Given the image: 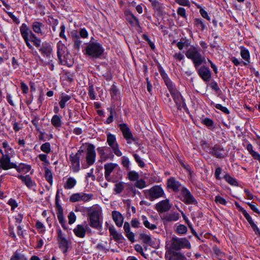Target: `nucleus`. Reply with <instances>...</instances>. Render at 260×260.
<instances>
[{
	"label": "nucleus",
	"mask_w": 260,
	"mask_h": 260,
	"mask_svg": "<svg viewBox=\"0 0 260 260\" xmlns=\"http://www.w3.org/2000/svg\"><path fill=\"white\" fill-rule=\"evenodd\" d=\"M20 32L27 47L30 49H33V46L30 44L31 42L34 45L38 48L41 46V40L30 29L25 23H22L20 27Z\"/></svg>",
	"instance_id": "f257e3e1"
},
{
	"label": "nucleus",
	"mask_w": 260,
	"mask_h": 260,
	"mask_svg": "<svg viewBox=\"0 0 260 260\" xmlns=\"http://www.w3.org/2000/svg\"><path fill=\"white\" fill-rule=\"evenodd\" d=\"M164 81L178 109L185 107L184 100L179 92L176 89L172 81L168 77H164Z\"/></svg>",
	"instance_id": "f03ea898"
},
{
	"label": "nucleus",
	"mask_w": 260,
	"mask_h": 260,
	"mask_svg": "<svg viewBox=\"0 0 260 260\" xmlns=\"http://www.w3.org/2000/svg\"><path fill=\"white\" fill-rule=\"evenodd\" d=\"M102 211L101 208L96 206L92 208L88 213L89 225L92 228L100 230L102 227V222L100 221Z\"/></svg>",
	"instance_id": "7ed1b4c3"
},
{
	"label": "nucleus",
	"mask_w": 260,
	"mask_h": 260,
	"mask_svg": "<svg viewBox=\"0 0 260 260\" xmlns=\"http://www.w3.org/2000/svg\"><path fill=\"white\" fill-rule=\"evenodd\" d=\"M57 57L60 63L62 65L71 67L73 64V60L71 55L68 53L66 46L61 41H59L57 44Z\"/></svg>",
	"instance_id": "20e7f679"
},
{
	"label": "nucleus",
	"mask_w": 260,
	"mask_h": 260,
	"mask_svg": "<svg viewBox=\"0 0 260 260\" xmlns=\"http://www.w3.org/2000/svg\"><path fill=\"white\" fill-rule=\"evenodd\" d=\"M185 54L187 58L192 61L196 69H198L205 60L204 57L200 52V49L193 46L186 50Z\"/></svg>",
	"instance_id": "39448f33"
},
{
	"label": "nucleus",
	"mask_w": 260,
	"mask_h": 260,
	"mask_svg": "<svg viewBox=\"0 0 260 260\" xmlns=\"http://www.w3.org/2000/svg\"><path fill=\"white\" fill-rule=\"evenodd\" d=\"M191 246L190 242L186 238L173 237L171 240V248L175 250H179L181 249H190Z\"/></svg>",
	"instance_id": "423d86ee"
},
{
	"label": "nucleus",
	"mask_w": 260,
	"mask_h": 260,
	"mask_svg": "<svg viewBox=\"0 0 260 260\" xmlns=\"http://www.w3.org/2000/svg\"><path fill=\"white\" fill-rule=\"evenodd\" d=\"M86 53L93 58L100 57L104 52L102 46L98 43H90L86 47Z\"/></svg>",
	"instance_id": "0eeeda50"
},
{
	"label": "nucleus",
	"mask_w": 260,
	"mask_h": 260,
	"mask_svg": "<svg viewBox=\"0 0 260 260\" xmlns=\"http://www.w3.org/2000/svg\"><path fill=\"white\" fill-rule=\"evenodd\" d=\"M144 193L145 197L151 201L163 197L165 194L163 189L159 185H155L149 189L145 190Z\"/></svg>",
	"instance_id": "6e6552de"
},
{
	"label": "nucleus",
	"mask_w": 260,
	"mask_h": 260,
	"mask_svg": "<svg viewBox=\"0 0 260 260\" xmlns=\"http://www.w3.org/2000/svg\"><path fill=\"white\" fill-rule=\"evenodd\" d=\"M107 142L115 155L117 156H121L122 155L121 151L119 149V145L116 141L115 135L108 133L107 136Z\"/></svg>",
	"instance_id": "1a4fd4ad"
},
{
	"label": "nucleus",
	"mask_w": 260,
	"mask_h": 260,
	"mask_svg": "<svg viewBox=\"0 0 260 260\" xmlns=\"http://www.w3.org/2000/svg\"><path fill=\"white\" fill-rule=\"evenodd\" d=\"M119 127L128 144H131L132 142H137V139L133 137L130 129L125 123L119 124Z\"/></svg>",
	"instance_id": "9d476101"
},
{
	"label": "nucleus",
	"mask_w": 260,
	"mask_h": 260,
	"mask_svg": "<svg viewBox=\"0 0 260 260\" xmlns=\"http://www.w3.org/2000/svg\"><path fill=\"white\" fill-rule=\"evenodd\" d=\"M92 194H88L84 192H78L72 194L70 197V201L71 202H88L93 198Z\"/></svg>",
	"instance_id": "9b49d317"
},
{
	"label": "nucleus",
	"mask_w": 260,
	"mask_h": 260,
	"mask_svg": "<svg viewBox=\"0 0 260 260\" xmlns=\"http://www.w3.org/2000/svg\"><path fill=\"white\" fill-rule=\"evenodd\" d=\"M96 152L95 147L92 144H89L86 149V160L89 166L92 165L95 160Z\"/></svg>",
	"instance_id": "f8f14e48"
},
{
	"label": "nucleus",
	"mask_w": 260,
	"mask_h": 260,
	"mask_svg": "<svg viewBox=\"0 0 260 260\" xmlns=\"http://www.w3.org/2000/svg\"><path fill=\"white\" fill-rule=\"evenodd\" d=\"M82 151L79 150L75 154H72L70 156L72 170L74 172H78L80 169V158Z\"/></svg>",
	"instance_id": "ddd939ff"
},
{
	"label": "nucleus",
	"mask_w": 260,
	"mask_h": 260,
	"mask_svg": "<svg viewBox=\"0 0 260 260\" xmlns=\"http://www.w3.org/2000/svg\"><path fill=\"white\" fill-rule=\"evenodd\" d=\"M31 28L34 32L41 36H45L47 32L45 25L41 21H34L31 24Z\"/></svg>",
	"instance_id": "4468645a"
},
{
	"label": "nucleus",
	"mask_w": 260,
	"mask_h": 260,
	"mask_svg": "<svg viewBox=\"0 0 260 260\" xmlns=\"http://www.w3.org/2000/svg\"><path fill=\"white\" fill-rule=\"evenodd\" d=\"M171 207L172 205L170 203V201L168 199H166L157 203L155 205V209L158 212L162 213L170 210Z\"/></svg>",
	"instance_id": "2eb2a0df"
},
{
	"label": "nucleus",
	"mask_w": 260,
	"mask_h": 260,
	"mask_svg": "<svg viewBox=\"0 0 260 260\" xmlns=\"http://www.w3.org/2000/svg\"><path fill=\"white\" fill-rule=\"evenodd\" d=\"M2 154L3 156L0 158V164L4 170L16 168L15 164L10 162V157L8 155L4 154V153Z\"/></svg>",
	"instance_id": "dca6fc26"
},
{
	"label": "nucleus",
	"mask_w": 260,
	"mask_h": 260,
	"mask_svg": "<svg viewBox=\"0 0 260 260\" xmlns=\"http://www.w3.org/2000/svg\"><path fill=\"white\" fill-rule=\"evenodd\" d=\"M182 194L183 197V201L187 204H197V201L190 192L186 188L183 187L182 189Z\"/></svg>",
	"instance_id": "f3484780"
},
{
	"label": "nucleus",
	"mask_w": 260,
	"mask_h": 260,
	"mask_svg": "<svg viewBox=\"0 0 260 260\" xmlns=\"http://www.w3.org/2000/svg\"><path fill=\"white\" fill-rule=\"evenodd\" d=\"M198 69L199 76L204 81H210L211 78V73L208 68L203 66Z\"/></svg>",
	"instance_id": "a211bd4d"
},
{
	"label": "nucleus",
	"mask_w": 260,
	"mask_h": 260,
	"mask_svg": "<svg viewBox=\"0 0 260 260\" xmlns=\"http://www.w3.org/2000/svg\"><path fill=\"white\" fill-rule=\"evenodd\" d=\"M180 214L176 212H171L164 215L161 219L164 222L176 221L179 219Z\"/></svg>",
	"instance_id": "6ab92c4d"
},
{
	"label": "nucleus",
	"mask_w": 260,
	"mask_h": 260,
	"mask_svg": "<svg viewBox=\"0 0 260 260\" xmlns=\"http://www.w3.org/2000/svg\"><path fill=\"white\" fill-rule=\"evenodd\" d=\"M125 16L126 20L133 27H140L139 21L138 19L134 15V14L129 11L125 12Z\"/></svg>",
	"instance_id": "aec40b11"
},
{
	"label": "nucleus",
	"mask_w": 260,
	"mask_h": 260,
	"mask_svg": "<svg viewBox=\"0 0 260 260\" xmlns=\"http://www.w3.org/2000/svg\"><path fill=\"white\" fill-rule=\"evenodd\" d=\"M116 166L117 164L111 162L107 163L104 165L105 177L107 181H110L111 180L110 174Z\"/></svg>",
	"instance_id": "412c9836"
},
{
	"label": "nucleus",
	"mask_w": 260,
	"mask_h": 260,
	"mask_svg": "<svg viewBox=\"0 0 260 260\" xmlns=\"http://www.w3.org/2000/svg\"><path fill=\"white\" fill-rule=\"evenodd\" d=\"M39 51L44 56L50 58L52 52V48L49 43H45L43 44Z\"/></svg>",
	"instance_id": "4be33fe9"
},
{
	"label": "nucleus",
	"mask_w": 260,
	"mask_h": 260,
	"mask_svg": "<svg viewBox=\"0 0 260 260\" xmlns=\"http://www.w3.org/2000/svg\"><path fill=\"white\" fill-rule=\"evenodd\" d=\"M87 227V225H86L85 227H84L83 225L78 224L74 229V233L77 237L83 238L85 236L86 231V229Z\"/></svg>",
	"instance_id": "5701e85b"
},
{
	"label": "nucleus",
	"mask_w": 260,
	"mask_h": 260,
	"mask_svg": "<svg viewBox=\"0 0 260 260\" xmlns=\"http://www.w3.org/2000/svg\"><path fill=\"white\" fill-rule=\"evenodd\" d=\"M72 38L74 42V49L78 51L82 44L79 35L76 31L72 32Z\"/></svg>",
	"instance_id": "b1692460"
},
{
	"label": "nucleus",
	"mask_w": 260,
	"mask_h": 260,
	"mask_svg": "<svg viewBox=\"0 0 260 260\" xmlns=\"http://www.w3.org/2000/svg\"><path fill=\"white\" fill-rule=\"evenodd\" d=\"M112 217L113 219L115 222V224L119 227L122 226L123 221V217L121 214L116 211L112 212Z\"/></svg>",
	"instance_id": "393cba45"
},
{
	"label": "nucleus",
	"mask_w": 260,
	"mask_h": 260,
	"mask_svg": "<svg viewBox=\"0 0 260 260\" xmlns=\"http://www.w3.org/2000/svg\"><path fill=\"white\" fill-rule=\"evenodd\" d=\"M17 177L20 179L22 182L24 183L26 186L28 188H30L32 186L35 185V183L34 182L29 175L23 176L21 175H18Z\"/></svg>",
	"instance_id": "a878e982"
},
{
	"label": "nucleus",
	"mask_w": 260,
	"mask_h": 260,
	"mask_svg": "<svg viewBox=\"0 0 260 260\" xmlns=\"http://www.w3.org/2000/svg\"><path fill=\"white\" fill-rule=\"evenodd\" d=\"M168 260H187L186 257L182 253L172 251L170 253Z\"/></svg>",
	"instance_id": "bb28decb"
},
{
	"label": "nucleus",
	"mask_w": 260,
	"mask_h": 260,
	"mask_svg": "<svg viewBox=\"0 0 260 260\" xmlns=\"http://www.w3.org/2000/svg\"><path fill=\"white\" fill-rule=\"evenodd\" d=\"M212 154L216 157L223 158L225 156L224 150L222 148L218 146H215L212 148Z\"/></svg>",
	"instance_id": "cd10ccee"
},
{
	"label": "nucleus",
	"mask_w": 260,
	"mask_h": 260,
	"mask_svg": "<svg viewBox=\"0 0 260 260\" xmlns=\"http://www.w3.org/2000/svg\"><path fill=\"white\" fill-rule=\"evenodd\" d=\"M168 186L172 188L174 191H178L180 187L179 182L174 178H170L168 180Z\"/></svg>",
	"instance_id": "c85d7f7f"
},
{
	"label": "nucleus",
	"mask_w": 260,
	"mask_h": 260,
	"mask_svg": "<svg viewBox=\"0 0 260 260\" xmlns=\"http://www.w3.org/2000/svg\"><path fill=\"white\" fill-rule=\"evenodd\" d=\"M19 173H27L31 169V167L29 165H26L24 164H21L18 166L16 165L15 168Z\"/></svg>",
	"instance_id": "c756f323"
},
{
	"label": "nucleus",
	"mask_w": 260,
	"mask_h": 260,
	"mask_svg": "<svg viewBox=\"0 0 260 260\" xmlns=\"http://www.w3.org/2000/svg\"><path fill=\"white\" fill-rule=\"evenodd\" d=\"M109 230L110 232V235L112 236L113 238L116 241H118L122 239L123 237L122 235L118 233L114 228L109 227Z\"/></svg>",
	"instance_id": "7c9ffc66"
},
{
	"label": "nucleus",
	"mask_w": 260,
	"mask_h": 260,
	"mask_svg": "<svg viewBox=\"0 0 260 260\" xmlns=\"http://www.w3.org/2000/svg\"><path fill=\"white\" fill-rule=\"evenodd\" d=\"M240 54L241 57L247 61V62H245L244 63L245 65H247L248 63L250 62V55L249 51L247 49H245V48H242Z\"/></svg>",
	"instance_id": "2f4dec72"
},
{
	"label": "nucleus",
	"mask_w": 260,
	"mask_h": 260,
	"mask_svg": "<svg viewBox=\"0 0 260 260\" xmlns=\"http://www.w3.org/2000/svg\"><path fill=\"white\" fill-rule=\"evenodd\" d=\"M76 183L77 181L74 178L69 177L64 185V187L68 189H71L75 186Z\"/></svg>",
	"instance_id": "473e14b6"
},
{
	"label": "nucleus",
	"mask_w": 260,
	"mask_h": 260,
	"mask_svg": "<svg viewBox=\"0 0 260 260\" xmlns=\"http://www.w3.org/2000/svg\"><path fill=\"white\" fill-rule=\"evenodd\" d=\"M71 99V96L69 95L62 94L60 96V101L59 102V105L61 109H63L66 106V103Z\"/></svg>",
	"instance_id": "72a5a7b5"
},
{
	"label": "nucleus",
	"mask_w": 260,
	"mask_h": 260,
	"mask_svg": "<svg viewBox=\"0 0 260 260\" xmlns=\"http://www.w3.org/2000/svg\"><path fill=\"white\" fill-rule=\"evenodd\" d=\"M52 124L56 127H60L61 125V121L60 116L57 115H54L51 119Z\"/></svg>",
	"instance_id": "f704fd0d"
},
{
	"label": "nucleus",
	"mask_w": 260,
	"mask_h": 260,
	"mask_svg": "<svg viewBox=\"0 0 260 260\" xmlns=\"http://www.w3.org/2000/svg\"><path fill=\"white\" fill-rule=\"evenodd\" d=\"M58 243L60 248L62 249L63 252H66L69 248L68 241L66 238H64L61 240H58Z\"/></svg>",
	"instance_id": "c9c22d12"
},
{
	"label": "nucleus",
	"mask_w": 260,
	"mask_h": 260,
	"mask_svg": "<svg viewBox=\"0 0 260 260\" xmlns=\"http://www.w3.org/2000/svg\"><path fill=\"white\" fill-rule=\"evenodd\" d=\"M142 219L143 221V224L146 228L151 230L156 229V225L155 224L150 223L145 216H142Z\"/></svg>",
	"instance_id": "e433bc0d"
},
{
	"label": "nucleus",
	"mask_w": 260,
	"mask_h": 260,
	"mask_svg": "<svg viewBox=\"0 0 260 260\" xmlns=\"http://www.w3.org/2000/svg\"><path fill=\"white\" fill-rule=\"evenodd\" d=\"M175 231L178 234L183 235L186 233L187 229L185 225L179 224L176 227Z\"/></svg>",
	"instance_id": "4c0bfd02"
},
{
	"label": "nucleus",
	"mask_w": 260,
	"mask_h": 260,
	"mask_svg": "<svg viewBox=\"0 0 260 260\" xmlns=\"http://www.w3.org/2000/svg\"><path fill=\"white\" fill-rule=\"evenodd\" d=\"M140 239L145 244H151L152 242V239L150 235L145 233H142L140 235Z\"/></svg>",
	"instance_id": "58836bf2"
},
{
	"label": "nucleus",
	"mask_w": 260,
	"mask_h": 260,
	"mask_svg": "<svg viewBox=\"0 0 260 260\" xmlns=\"http://www.w3.org/2000/svg\"><path fill=\"white\" fill-rule=\"evenodd\" d=\"M224 179L227 182L232 185H238V182L236 179L231 177L229 174H225L224 176Z\"/></svg>",
	"instance_id": "ea45409f"
},
{
	"label": "nucleus",
	"mask_w": 260,
	"mask_h": 260,
	"mask_svg": "<svg viewBox=\"0 0 260 260\" xmlns=\"http://www.w3.org/2000/svg\"><path fill=\"white\" fill-rule=\"evenodd\" d=\"M240 211L242 212V214H243L244 216L245 217V218L247 219L250 225L251 226L252 225L255 224L252 219V218L251 216L249 215V214L246 212V211L242 207H240Z\"/></svg>",
	"instance_id": "a19ab883"
},
{
	"label": "nucleus",
	"mask_w": 260,
	"mask_h": 260,
	"mask_svg": "<svg viewBox=\"0 0 260 260\" xmlns=\"http://www.w3.org/2000/svg\"><path fill=\"white\" fill-rule=\"evenodd\" d=\"M45 177L47 181L50 183H52L53 177L51 171L48 168H45Z\"/></svg>",
	"instance_id": "79ce46f5"
},
{
	"label": "nucleus",
	"mask_w": 260,
	"mask_h": 260,
	"mask_svg": "<svg viewBox=\"0 0 260 260\" xmlns=\"http://www.w3.org/2000/svg\"><path fill=\"white\" fill-rule=\"evenodd\" d=\"M10 260H27V259L23 254L16 251Z\"/></svg>",
	"instance_id": "37998d69"
},
{
	"label": "nucleus",
	"mask_w": 260,
	"mask_h": 260,
	"mask_svg": "<svg viewBox=\"0 0 260 260\" xmlns=\"http://www.w3.org/2000/svg\"><path fill=\"white\" fill-rule=\"evenodd\" d=\"M194 24L196 26L201 30H204L206 28V25L202 19H196L194 20Z\"/></svg>",
	"instance_id": "c03bdc74"
},
{
	"label": "nucleus",
	"mask_w": 260,
	"mask_h": 260,
	"mask_svg": "<svg viewBox=\"0 0 260 260\" xmlns=\"http://www.w3.org/2000/svg\"><path fill=\"white\" fill-rule=\"evenodd\" d=\"M128 179L132 181L137 180L139 178V174L135 171H130L128 174Z\"/></svg>",
	"instance_id": "a18cd8bd"
},
{
	"label": "nucleus",
	"mask_w": 260,
	"mask_h": 260,
	"mask_svg": "<svg viewBox=\"0 0 260 260\" xmlns=\"http://www.w3.org/2000/svg\"><path fill=\"white\" fill-rule=\"evenodd\" d=\"M136 182L135 183V186L139 188L143 189L146 186V182L142 179L136 180Z\"/></svg>",
	"instance_id": "49530a36"
},
{
	"label": "nucleus",
	"mask_w": 260,
	"mask_h": 260,
	"mask_svg": "<svg viewBox=\"0 0 260 260\" xmlns=\"http://www.w3.org/2000/svg\"><path fill=\"white\" fill-rule=\"evenodd\" d=\"M41 149L44 152L49 153L51 151L50 144L49 142L43 144L41 146Z\"/></svg>",
	"instance_id": "de8ad7c7"
},
{
	"label": "nucleus",
	"mask_w": 260,
	"mask_h": 260,
	"mask_svg": "<svg viewBox=\"0 0 260 260\" xmlns=\"http://www.w3.org/2000/svg\"><path fill=\"white\" fill-rule=\"evenodd\" d=\"M133 156L135 158L136 161L138 163L139 167H140L141 168H143L145 167V162L142 160L141 158L138 154L134 153L133 154Z\"/></svg>",
	"instance_id": "09e8293b"
},
{
	"label": "nucleus",
	"mask_w": 260,
	"mask_h": 260,
	"mask_svg": "<svg viewBox=\"0 0 260 260\" xmlns=\"http://www.w3.org/2000/svg\"><path fill=\"white\" fill-rule=\"evenodd\" d=\"M124 189V185L122 182H119L115 185L114 191L117 193H121Z\"/></svg>",
	"instance_id": "8fccbe9b"
},
{
	"label": "nucleus",
	"mask_w": 260,
	"mask_h": 260,
	"mask_svg": "<svg viewBox=\"0 0 260 260\" xmlns=\"http://www.w3.org/2000/svg\"><path fill=\"white\" fill-rule=\"evenodd\" d=\"M151 3L152 6L154 9L159 10L161 8V5L157 0H149Z\"/></svg>",
	"instance_id": "3c124183"
},
{
	"label": "nucleus",
	"mask_w": 260,
	"mask_h": 260,
	"mask_svg": "<svg viewBox=\"0 0 260 260\" xmlns=\"http://www.w3.org/2000/svg\"><path fill=\"white\" fill-rule=\"evenodd\" d=\"M69 219V223L70 224H73L76 221V217L73 212H71L68 216Z\"/></svg>",
	"instance_id": "603ef678"
},
{
	"label": "nucleus",
	"mask_w": 260,
	"mask_h": 260,
	"mask_svg": "<svg viewBox=\"0 0 260 260\" xmlns=\"http://www.w3.org/2000/svg\"><path fill=\"white\" fill-rule=\"evenodd\" d=\"M215 108L222 111L223 113L228 114L230 113L229 110L225 107L222 106L221 105L217 104L215 106Z\"/></svg>",
	"instance_id": "864d4df0"
},
{
	"label": "nucleus",
	"mask_w": 260,
	"mask_h": 260,
	"mask_svg": "<svg viewBox=\"0 0 260 260\" xmlns=\"http://www.w3.org/2000/svg\"><path fill=\"white\" fill-rule=\"evenodd\" d=\"M215 201L217 204H220L223 205H225L226 204V201L225 200V199L219 196H217L215 197Z\"/></svg>",
	"instance_id": "5fc2aeb1"
},
{
	"label": "nucleus",
	"mask_w": 260,
	"mask_h": 260,
	"mask_svg": "<svg viewBox=\"0 0 260 260\" xmlns=\"http://www.w3.org/2000/svg\"><path fill=\"white\" fill-rule=\"evenodd\" d=\"M173 57L175 59H176L177 61H181L184 58L183 54L181 52L175 53L173 55Z\"/></svg>",
	"instance_id": "6e6d98bb"
},
{
	"label": "nucleus",
	"mask_w": 260,
	"mask_h": 260,
	"mask_svg": "<svg viewBox=\"0 0 260 260\" xmlns=\"http://www.w3.org/2000/svg\"><path fill=\"white\" fill-rule=\"evenodd\" d=\"M98 152L99 154L100 155L102 159H104L105 160L107 157L105 156V150L104 147H99L97 148Z\"/></svg>",
	"instance_id": "4d7b16f0"
},
{
	"label": "nucleus",
	"mask_w": 260,
	"mask_h": 260,
	"mask_svg": "<svg viewBox=\"0 0 260 260\" xmlns=\"http://www.w3.org/2000/svg\"><path fill=\"white\" fill-rule=\"evenodd\" d=\"M247 204L249 206L250 208L256 213L260 214V212L256 208V204L253 202L247 203Z\"/></svg>",
	"instance_id": "13d9d810"
},
{
	"label": "nucleus",
	"mask_w": 260,
	"mask_h": 260,
	"mask_svg": "<svg viewBox=\"0 0 260 260\" xmlns=\"http://www.w3.org/2000/svg\"><path fill=\"white\" fill-rule=\"evenodd\" d=\"M88 95L91 99L94 100L95 99V96L94 93V88L92 85L89 86L88 88Z\"/></svg>",
	"instance_id": "bf43d9fd"
},
{
	"label": "nucleus",
	"mask_w": 260,
	"mask_h": 260,
	"mask_svg": "<svg viewBox=\"0 0 260 260\" xmlns=\"http://www.w3.org/2000/svg\"><path fill=\"white\" fill-rule=\"evenodd\" d=\"M176 3L180 5L190 7V2L188 0H175Z\"/></svg>",
	"instance_id": "052dcab7"
},
{
	"label": "nucleus",
	"mask_w": 260,
	"mask_h": 260,
	"mask_svg": "<svg viewBox=\"0 0 260 260\" xmlns=\"http://www.w3.org/2000/svg\"><path fill=\"white\" fill-rule=\"evenodd\" d=\"M57 218L58 219L59 222L61 224V226L64 228L66 229L65 226V220L64 218L63 214L57 215Z\"/></svg>",
	"instance_id": "680f3d73"
},
{
	"label": "nucleus",
	"mask_w": 260,
	"mask_h": 260,
	"mask_svg": "<svg viewBox=\"0 0 260 260\" xmlns=\"http://www.w3.org/2000/svg\"><path fill=\"white\" fill-rule=\"evenodd\" d=\"M140 223L138 219L134 218L131 221V225L133 228H138L140 227Z\"/></svg>",
	"instance_id": "e2e57ef3"
},
{
	"label": "nucleus",
	"mask_w": 260,
	"mask_h": 260,
	"mask_svg": "<svg viewBox=\"0 0 260 260\" xmlns=\"http://www.w3.org/2000/svg\"><path fill=\"white\" fill-rule=\"evenodd\" d=\"M20 87L23 93H27L28 92V87L24 82L20 83Z\"/></svg>",
	"instance_id": "0e129e2a"
},
{
	"label": "nucleus",
	"mask_w": 260,
	"mask_h": 260,
	"mask_svg": "<svg viewBox=\"0 0 260 260\" xmlns=\"http://www.w3.org/2000/svg\"><path fill=\"white\" fill-rule=\"evenodd\" d=\"M122 164L124 167L128 168L129 164L128 158L126 156H123L122 157Z\"/></svg>",
	"instance_id": "69168bd1"
},
{
	"label": "nucleus",
	"mask_w": 260,
	"mask_h": 260,
	"mask_svg": "<svg viewBox=\"0 0 260 260\" xmlns=\"http://www.w3.org/2000/svg\"><path fill=\"white\" fill-rule=\"evenodd\" d=\"M123 229L124 230L126 234L133 233L131 231V228L128 222H125L124 223Z\"/></svg>",
	"instance_id": "338daca9"
},
{
	"label": "nucleus",
	"mask_w": 260,
	"mask_h": 260,
	"mask_svg": "<svg viewBox=\"0 0 260 260\" xmlns=\"http://www.w3.org/2000/svg\"><path fill=\"white\" fill-rule=\"evenodd\" d=\"M80 36L82 38H86L88 37L87 31L85 28H81L79 31Z\"/></svg>",
	"instance_id": "774afa93"
}]
</instances>
